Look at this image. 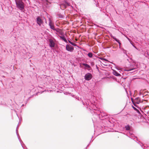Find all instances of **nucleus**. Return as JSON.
Listing matches in <instances>:
<instances>
[{"label": "nucleus", "instance_id": "nucleus-1", "mask_svg": "<svg viewBox=\"0 0 149 149\" xmlns=\"http://www.w3.org/2000/svg\"><path fill=\"white\" fill-rule=\"evenodd\" d=\"M132 102L134 106L137 107L136 104H139L141 102L143 103H145L146 102V100H142L141 101V99L139 97H137L135 98L134 100L131 98Z\"/></svg>", "mask_w": 149, "mask_h": 149}, {"label": "nucleus", "instance_id": "nucleus-2", "mask_svg": "<svg viewBox=\"0 0 149 149\" xmlns=\"http://www.w3.org/2000/svg\"><path fill=\"white\" fill-rule=\"evenodd\" d=\"M17 7L21 10L24 9V5L22 0H15Z\"/></svg>", "mask_w": 149, "mask_h": 149}, {"label": "nucleus", "instance_id": "nucleus-3", "mask_svg": "<svg viewBox=\"0 0 149 149\" xmlns=\"http://www.w3.org/2000/svg\"><path fill=\"white\" fill-rule=\"evenodd\" d=\"M49 25L50 26V28L54 30H55L56 31H58V30L59 29H55L54 28V24L52 22V21L51 20L50 18L49 19Z\"/></svg>", "mask_w": 149, "mask_h": 149}, {"label": "nucleus", "instance_id": "nucleus-4", "mask_svg": "<svg viewBox=\"0 0 149 149\" xmlns=\"http://www.w3.org/2000/svg\"><path fill=\"white\" fill-rule=\"evenodd\" d=\"M92 77V75L90 73H88L86 74L84 76L85 79L87 81H89L91 80Z\"/></svg>", "mask_w": 149, "mask_h": 149}, {"label": "nucleus", "instance_id": "nucleus-5", "mask_svg": "<svg viewBox=\"0 0 149 149\" xmlns=\"http://www.w3.org/2000/svg\"><path fill=\"white\" fill-rule=\"evenodd\" d=\"M66 49L68 51L72 52L74 50L73 47L69 45H67L66 46Z\"/></svg>", "mask_w": 149, "mask_h": 149}, {"label": "nucleus", "instance_id": "nucleus-6", "mask_svg": "<svg viewBox=\"0 0 149 149\" xmlns=\"http://www.w3.org/2000/svg\"><path fill=\"white\" fill-rule=\"evenodd\" d=\"M36 22L37 24H38L39 26H40L43 23V21L41 18L38 16L36 18Z\"/></svg>", "mask_w": 149, "mask_h": 149}, {"label": "nucleus", "instance_id": "nucleus-7", "mask_svg": "<svg viewBox=\"0 0 149 149\" xmlns=\"http://www.w3.org/2000/svg\"><path fill=\"white\" fill-rule=\"evenodd\" d=\"M49 45L51 47L53 48L54 47L55 43L54 41L52 39H49Z\"/></svg>", "mask_w": 149, "mask_h": 149}, {"label": "nucleus", "instance_id": "nucleus-8", "mask_svg": "<svg viewBox=\"0 0 149 149\" xmlns=\"http://www.w3.org/2000/svg\"><path fill=\"white\" fill-rule=\"evenodd\" d=\"M70 6V3H68L66 1H65L64 3L61 4L60 5V7L61 9H62V7H63V8H65L67 7V6Z\"/></svg>", "mask_w": 149, "mask_h": 149}, {"label": "nucleus", "instance_id": "nucleus-9", "mask_svg": "<svg viewBox=\"0 0 149 149\" xmlns=\"http://www.w3.org/2000/svg\"><path fill=\"white\" fill-rule=\"evenodd\" d=\"M129 136L132 139H134V140L137 139L136 137L134 136V135L132 134L131 132H129V134H128Z\"/></svg>", "mask_w": 149, "mask_h": 149}, {"label": "nucleus", "instance_id": "nucleus-10", "mask_svg": "<svg viewBox=\"0 0 149 149\" xmlns=\"http://www.w3.org/2000/svg\"><path fill=\"white\" fill-rule=\"evenodd\" d=\"M82 65L85 67V69H87L89 70H91V67L88 64L86 63H83Z\"/></svg>", "mask_w": 149, "mask_h": 149}, {"label": "nucleus", "instance_id": "nucleus-11", "mask_svg": "<svg viewBox=\"0 0 149 149\" xmlns=\"http://www.w3.org/2000/svg\"><path fill=\"white\" fill-rule=\"evenodd\" d=\"M59 37L63 40L66 43H68V41L65 38V36H59Z\"/></svg>", "mask_w": 149, "mask_h": 149}, {"label": "nucleus", "instance_id": "nucleus-12", "mask_svg": "<svg viewBox=\"0 0 149 149\" xmlns=\"http://www.w3.org/2000/svg\"><path fill=\"white\" fill-rule=\"evenodd\" d=\"M113 73L114 75L117 76H119L120 75V74L118 73L116 70H113Z\"/></svg>", "mask_w": 149, "mask_h": 149}, {"label": "nucleus", "instance_id": "nucleus-13", "mask_svg": "<svg viewBox=\"0 0 149 149\" xmlns=\"http://www.w3.org/2000/svg\"><path fill=\"white\" fill-rule=\"evenodd\" d=\"M135 69V68H134V67H132V66L130 68H127V70H126V71H130L132 70H134Z\"/></svg>", "mask_w": 149, "mask_h": 149}, {"label": "nucleus", "instance_id": "nucleus-14", "mask_svg": "<svg viewBox=\"0 0 149 149\" xmlns=\"http://www.w3.org/2000/svg\"><path fill=\"white\" fill-rule=\"evenodd\" d=\"M103 62H104L105 63H107L108 62H109V61H108L106 59L104 58H100Z\"/></svg>", "mask_w": 149, "mask_h": 149}, {"label": "nucleus", "instance_id": "nucleus-15", "mask_svg": "<svg viewBox=\"0 0 149 149\" xmlns=\"http://www.w3.org/2000/svg\"><path fill=\"white\" fill-rule=\"evenodd\" d=\"M93 54L92 53L90 52L88 54V56L90 58H92L93 56Z\"/></svg>", "mask_w": 149, "mask_h": 149}, {"label": "nucleus", "instance_id": "nucleus-16", "mask_svg": "<svg viewBox=\"0 0 149 149\" xmlns=\"http://www.w3.org/2000/svg\"><path fill=\"white\" fill-rule=\"evenodd\" d=\"M114 39L117 42H118V44H119V46H120L121 45V43L120 42V41L119 40L117 39V38H114Z\"/></svg>", "mask_w": 149, "mask_h": 149}, {"label": "nucleus", "instance_id": "nucleus-17", "mask_svg": "<svg viewBox=\"0 0 149 149\" xmlns=\"http://www.w3.org/2000/svg\"><path fill=\"white\" fill-rule=\"evenodd\" d=\"M93 109L94 110H96V109H97V107L95 105V104H93Z\"/></svg>", "mask_w": 149, "mask_h": 149}, {"label": "nucleus", "instance_id": "nucleus-18", "mask_svg": "<svg viewBox=\"0 0 149 149\" xmlns=\"http://www.w3.org/2000/svg\"><path fill=\"white\" fill-rule=\"evenodd\" d=\"M125 128H126V130H129L130 129V127L128 125L125 126Z\"/></svg>", "mask_w": 149, "mask_h": 149}, {"label": "nucleus", "instance_id": "nucleus-19", "mask_svg": "<svg viewBox=\"0 0 149 149\" xmlns=\"http://www.w3.org/2000/svg\"><path fill=\"white\" fill-rule=\"evenodd\" d=\"M70 44L74 46H77V45L76 44L74 43H73L72 42H71V43H70Z\"/></svg>", "mask_w": 149, "mask_h": 149}, {"label": "nucleus", "instance_id": "nucleus-20", "mask_svg": "<svg viewBox=\"0 0 149 149\" xmlns=\"http://www.w3.org/2000/svg\"><path fill=\"white\" fill-rule=\"evenodd\" d=\"M91 64L92 66H93L94 65L95 63L94 62H92L91 63Z\"/></svg>", "mask_w": 149, "mask_h": 149}, {"label": "nucleus", "instance_id": "nucleus-21", "mask_svg": "<svg viewBox=\"0 0 149 149\" xmlns=\"http://www.w3.org/2000/svg\"><path fill=\"white\" fill-rule=\"evenodd\" d=\"M17 127H17V129H16V133H17V136H19V134L18 133V130H17Z\"/></svg>", "mask_w": 149, "mask_h": 149}, {"label": "nucleus", "instance_id": "nucleus-22", "mask_svg": "<svg viewBox=\"0 0 149 149\" xmlns=\"http://www.w3.org/2000/svg\"><path fill=\"white\" fill-rule=\"evenodd\" d=\"M116 69H117L118 70H121V68H119V67H117L116 68Z\"/></svg>", "mask_w": 149, "mask_h": 149}, {"label": "nucleus", "instance_id": "nucleus-23", "mask_svg": "<svg viewBox=\"0 0 149 149\" xmlns=\"http://www.w3.org/2000/svg\"><path fill=\"white\" fill-rule=\"evenodd\" d=\"M110 36L111 37H112L114 39V38H115L114 36H113V35L111 34L110 35Z\"/></svg>", "mask_w": 149, "mask_h": 149}, {"label": "nucleus", "instance_id": "nucleus-24", "mask_svg": "<svg viewBox=\"0 0 149 149\" xmlns=\"http://www.w3.org/2000/svg\"><path fill=\"white\" fill-rule=\"evenodd\" d=\"M132 107L135 110H136V108H135V107H134V106H132Z\"/></svg>", "mask_w": 149, "mask_h": 149}, {"label": "nucleus", "instance_id": "nucleus-25", "mask_svg": "<svg viewBox=\"0 0 149 149\" xmlns=\"http://www.w3.org/2000/svg\"><path fill=\"white\" fill-rule=\"evenodd\" d=\"M68 41L70 43H71V42L70 41V40H68Z\"/></svg>", "mask_w": 149, "mask_h": 149}, {"label": "nucleus", "instance_id": "nucleus-26", "mask_svg": "<svg viewBox=\"0 0 149 149\" xmlns=\"http://www.w3.org/2000/svg\"><path fill=\"white\" fill-rule=\"evenodd\" d=\"M82 103L84 105L85 104V103L83 102V101H82Z\"/></svg>", "mask_w": 149, "mask_h": 149}, {"label": "nucleus", "instance_id": "nucleus-27", "mask_svg": "<svg viewBox=\"0 0 149 149\" xmlns=\"http://www.w3.org/2000/svg\"><path fill=\"white\" fill-rule=\"evenodd\" d=\"M104 65H106V66H107V64H104Z\"/></svg>", "mask_w": 149, "mask_h": 149}, {"label": "nucleus", "instance_id": "nucleus-28", "mask_svg": "<svg viewBox=\"0 0 149 149\" xmlns=\"http://www.w3.org/2000/svg\"><path fill=\"white\" fill-rule=\"evenodd\" d=\"M86 104H87V102H86Z\"/></svg>", "mask_w": 149, "mask_h": 149}]
</instances>
